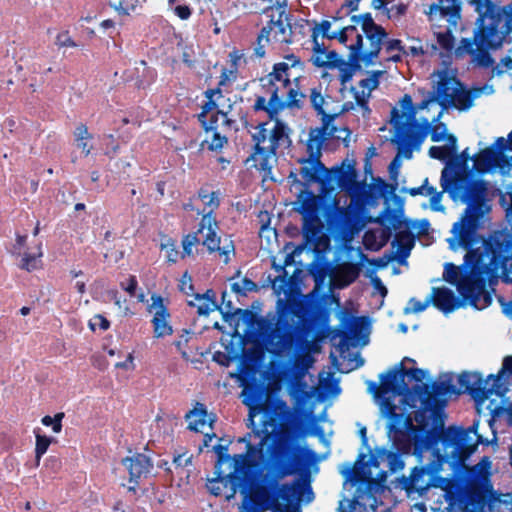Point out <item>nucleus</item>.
Returning <instances> with one entry per match:
<instances>
[{
	"mask_svg": "<svg viewBox=\"0 0 512 512\" xmlns=\"http://www.w3.org/2000/svg\"><path fill=\"white\" fill-rule=\"evenodd\" d=\"M458 393L449 381L415 384L407 398L410 400V408H415L417 402H420L414 415L417 425H414L410 414L398 413L394 404L387 403V415L397 449L408 451L411 445H415L419 452L431 444L441 443L446 448H452L456 461L468 459L478 445L483 443L482 436L477 433V423L468 428L453 425L444 427L443 409L447 400L442 396Z\"/></svg>",
	"mask_w": 512,
	"mask_h": 512,
	"instance_id": "1",
	"label": "nucleus"
},
{
	"mask_svg": "<svg viewBox=\"0 0 512 512\" xmlns=\"http://www.w3.org/2000/svg\"><path fill=\"white\" fill-rule=\"evenodd\" d=\"M314 452L281 435L271 451V464L243 487L242 512H301V501L310 503L314 493L309 463Z\"/></svg>",
	"mask_w": 512,
	"mask_h": 512,
	"instance_id": "2",
	"label": "nucleus"
},
{
	"mask_svg": "<svg viewBox=\"0 0 512 512\" xmlns=\"http://www.w3.org/2000/svg\"><path fill=\"white\" fill-rule=\"evenodd\" d=\"M388 436L392 443V449L400 453H412L417 458L418 464L414 466L409 476H402L403 489L408 493L423 495L430 488H441L445 492L448 509L451 512H481L487 503L488 486L473 467L465 484L452 479L442 477L439 472L445 463L456 468L467 459L456 461L452 455V448L443 446V453L437 449L438 444H431L427 448L416 451L415 445H411L408 451L398 450L394 445L391 424H388Z\"/></svg>",
	"mask_w": 512,
	"mask_h": 512,
	"instance_id": "3",
	"label": "nucleus"
},
{
	"mask_svg": "<svg viewBox=\"0 0 512 512\" xmlns=\"http://www.w3.org/2000/svg\"><path fill=\"white\" fill-rule=\"evenodd\" d=\"M479 244V247H475L477 244L463 247L467 250L462 265L464 271L453 263H446L443 278L456 286L464 301L481 310L492 303L488 282H497L500 277L503 282H512V232L493 231Z\"/></svg>",
	"mask_w": 512,
	"mask_h": 512,
	"instance_id": "4",
	"label": "nucleus"
},
{
	"mask_svg": "<svg viewBox=\"0 0 512 512\" xmlns=\"http://www.w3.org/2000/svg\"><path fill=\"white\" fill-rule=\"evenodd\" d=\"M441 186L453 199L460 197L467 206L460 217L454 223L451 230L453 237L449 239L450 247H469L471 244H479L484 239L478 233L480 219L488 211L486 206L487 186L484 180L469 181L467 176L455 173L448 177V171L443 169L441 174Z\"/></svg>",
	"mask_w": 512,
	"mask_h": 512,
	"instance_id": "5",
	"label": "nucleus"
},
{
	"mask_svg": "<svg viewBox=\"0 0 512 512\" xmlns=\"http://www.w3.org/2000/svg\"><path fill=\"white\" fill-rule=\"evenodd\" d=\"M277 320L275 323L259 317L249 309L237 308L238 321L248 328L257 326L267 351L275 357H284L294 353L301 344V331L298 326L302 320L298 307L290 302L278 300Z\"/></svg>",
	"mask_w": 512,
	"mask_h": 512,
	"instance_id": "6",
	"label": "nucleus"
},
{
	"mask_svg": "<svg viewBox=\"0 0 512 512\" xmlns=\"http://www.w3.org/2000/svg\"><path fill=\"white\" fill-rule=\"evenodd\" d=\"M198 198L203 202L204 209L202 218L195 232L183 236L181 244L183 248L182 257L193 255L192 248L202 244L209 254L218 252L224 264L230 262V255L235 254L234 242L225 238L221 246V237L218 235L219 223L216 219L215 211L220 205L218 192L210 191L209 187H201L198 190Z\"/></svg>",
	"mask_w": 512,
	"mask_h": 512,
	"instance_id": "7",
	"label": "nucleus"
},
{
	"mask_svg": "<svg viewBox=\"0 0 512 512\" xmlns=\"http://www.w3.org/2000/svg\"><path fill=\"white\" fill-rule=\"evenodd\" d=\"M295 204H299L296 210L303 217L302 231L306 245L316 246L321 239L324 227L322 217L331 231L342 230L349 221V212L339 207L336 199L331 204H325L320 196L309 189L299 192Z\"/></svg>",
	"mask_w": 512,
	"mask_h": 512,
	"instance_id": "8",
	"label": "nucleus"
},
{
	"mask_svg": "<svg viewBox=\"0 0 512 512\" xmlns=\"http://www.w3.org/2000/svg\"><path fill=\"white\" fill-rule=\"evenodd\" d=\"M268 121L260 122L252 134L253 152L247 161L252 160L253 166L263 173L264 179L272 178V169L277 162V151L286 142L290 143V128L284 121H276L272 129H267Z\"/></svg>",
	"mask_w": 512,
	"mask_h": 512,
	"instance_id": "9",
	"label": "nucleus"
},
{
	"mask_svg": "<svg viewBox=\"0 0 512 512\" xmlns=\"http://www.w3.org/2000/svg\"><path fill=\"white\" fill-rule=\"evenodd\" d=\"M400 453L394 449V451L387 450L384 447L376 448L374 453H371L369 458L366 460L367 455L365 453H359L353 466H348L342 471V475L346 481L351 482L353 485H366L370 490L373 486L383 484L387 478V472L381 470L374 478L371 467L379 468L381 463L384 461L388 462L389 470L396 472L404 468V461L401 458ZM409 455L410 453H405Z\"/></svg>",
	"mask_w": 512,
	"mask_h": 512,
	"instance_id": "10",
	"label": "nucleus"
},
{
	"mask_svg": "<svg viewBox=\"0 0 512 512\" xmlns=\"http://www.w3.org/2000/svg\"><path fill=\"white\" fill-rule=\"evenodd\" d=\"M464 4L474 8L478 13L476 25L487 26L489 24L505 22L512 17V8L498 6L491 0H439L429 6L431 18L439 16L445 18L451 26H456L461 19V9Z\"/></svg>",
	"mask_w": 512,
	"mask_h": 512,
	"instance_id": "11",
	"label": "nucleus"
},
{
	"mask_svg": "<svg viewBox=\"0 0 512 512\" xmlns=\"http://www.w3.org/2000/svg\"><path fill=\"white\" fill-rule=\"evenodd\" d=\"M327 123L319 128L311 129L307 141V158H301L298 163L301 164L299 174L303 183L298 179V174L291 171L288 179L292 184L303 185L308 189L309 184L317 183L323 190H327V167L321 162V149L323 143L327 140Z\"/></svg>",
	"mask_w": 512,
	"mask_h": 512,
	"instance_id": "12",
	"label": "nucleus"
},
{
	"mask_svg": "<svg viewBox=\"0 0 512 512\" xmlns=\"http://www.w3.org/2000/svg\"><path fill=\"white\" fill-rule=\"evenodd\" d=\"M295 87L288 86L286 98L280 94L281 87L268 91L264 94H255V100L251 109L254 113H266L268 120L282 121L279 114L285 109H302L306 94L299 90L300 78L296 77L293 80Z\"/></svg>",
	"mask_w": 512,
	"mask_h": 512,
	"instance_id": "13",
	"label": "nucleus"
},
{
	"mask_svg": "<svg viewBox=\"0 0 512 512\" xmlns=\"http://www.w3.org/2000/svg\"><path fill=\"white\" fill-rule=\"evenodd\" d=\"M404 361L415 363V360L405 357L398 365L380 375V385L370 382L369 390L374 393L375 397H382L388 393L402 396L403 404L410 408V400L407 397L409 392L414 390V386L410 388L404 379L407 376L416 382H421L425 377V372L420 368L408 369L404 367Z\"/></svg>",
	"mask_w": 512,
	"mask_h": 512,
	"instance_id": "14",
	"label": "nucleus"
},
{
	"mask_svg": "<svg viewBox=\"0 0 512 512\" xmlns=\"http://www.w3.org/2000/svg\"><path fill=\"white\" fill-rule=\"evenodd\" d=\"M481 88L466 89L455 76H449L446 72L440 75L437 85V101L442 107L433 122L440 120L443 111L452 106L460 111L468 110L473 106L474 100L480 96Z\"/></svg>",
	"mask_w": 512,
	"mask_h": 512,
	"instance_id": "15",
	"label": "nucleus"
},
{
	"mask_svg": "<svg viewBox=\"0 0 512 512\" xmlns=\"http://www.w3.org/2000/svg\"><path fill=\"white\" fill-rule=\"evenodd\" d=\"M511 31L512 17H508L505 22L478 26L477 48L472 54L476 65L482 68L492 67L494 59L489 51L499 49Z\"/></svg>",
	"mask_w": 512,
	"mask_h": 512,
	"instance_id": "16",
	"label": "nucleus"
},
{
	"mask_svg": "<svg viewBox=\"0 0 512 512\" xmlns=\"http://www.w3.org/2000/svg\"><path fill=\"white\" fill-rule=\"evenodd\" d=\"M390 122L395 129V138L392 141L397 144L398 156L401 155L410 159L413 148L420 147L428 135V124L413 123L412 128H408V122L403 121V114H400V111L395 107L391 110Z\"/></svg>",
	"mask_w": 512,
	"mask_h": 512,
	"instance_id": "17",
	"label": "nucleus"
},
{
	"mask_svg": "<svg viewBox=\"0 0 512 512\" xmlns=\"http://www.w3.org/2000/svg\"><path fill=\"white\" fill-rule=\"evenodd\" d=\"M385 217L380 216L378 222L385 227L382 231L384 241H387L392 234V230L399 229L403 224L405 230H399L395 234L392 246H397V251L400 258H406L409 256L412 248L415 244V235L410 231L411 228L415 227V222L411 220H402L394 210L389 207L385 208Z\"/></svg>",
	"mask_w": 512,
	"mask_h": 512,
	"instance_id": "18",
	"label": "nucleus"
},
{
	"mask_svg": "<svg viewBox=\"0 0 512 512\" xmlns=\"http://www.w3.org/2000/svg\"><path fill=\"white\" fill-rule=\"evenodd\" d=\"M287 7L288 1L276 0L274 5L263 10L264 14L273 9L279 11L277 19L271 16L270 20L263 26L265 30H269V36L273 43L289 45L293 42L292 14L287 11Z\"/></svg>",
	"mask_w": 512,
	"mask_h": 512,
	"instance_id": "19",
	"label": "nucleus"
},
{
	"mask_svg": "<svg viewBox=\"0 0 512 512\" xmlns=\"http://www.w3.org/2000/svg\"><path fill=\"white\" fill-rule=\"evenodd\" d=\"M148 311L153 313L151 324L153 327V335L155 338H164L173 334L171 325V314L165 299L159 294L151 295V304Z\"/></svg>",
	"mask_w": 512,
	"mask_h": 512,
	"instance_id": "20",
	"label": "nucleus"
},
{
	"mask_svg": "<svg viewBox=\"0 0 512 512\" xmlns=\"http://www.w3.org/2000/svg\"><path fill=\"white\" fill-rule=\"evenodd\" d=\"M507 149L506 140L503 137L497 138L494 144L480 150L473 156L475 171L479 174H485L492 168L498 167Z\"/></svg>",
	"mask_w": 512,
	"mask_h": 512,
	"instance_id": "21",
	"label": "nucleus"
},
{
	"mask_svg": "<svg viewBox=\"0 0 512 512\" xmlns=\"http://www.w3.org/2000/svg\"><path fill=\"white\" fill-rule=\"evenodd\" d=\"M121 462L127 469L129 474V483L132 484L128 486V491L135 493L140 484V480L142 478H146L150 474L153 468V463L148 456L142 453H136L131 457H125Z\"/></svg>",
	"mask_w": 512,
	"mask_h": 512,
	"instance_id": "22",
	"label": "nucleus"
},
{
	"mask_svg": "<svg viewBox=\"0 0 512 512\" xmlns=\"http://www.w3.org/2000/svg\"><path fill=\"white\" fill-rule=\"evenodd\" d=\"M327 189H333L334 185L342 190L351 189L357 183V171L355 161H343L330 169L327 168Z\"/></svg>",
	"mask_w": 512,
	"mask_h": 512,
	"instance_id": "23",
	"label": "nucleus"
},
{
	"mask_svg": "<svg viewBox=\"0 0 512 512\" xmlns=\"http://www.w3.org/2000/svg\"><path fill=\"white\" fill-rule=\"evenodd\" d=\"M243 404H245L250 411V415L266 411V387L265 385L251 379L243 384Z\"/></svg>",
	"mask_w": 512,
	"mask_h": 512,
	"instance_id": "24",
	"label": "nucleus"
},
{
	"mask_svg": "<svg viewBox=\"0 0 512 512\" xmlns=\"http://www.w3.org/2000/svg\"><path fill=\"white\" fill-rule=\"evenodd\" d=\"M458 384L476 400H485L491 396L496 388L495 384L491 388H486L483 376L479 372H462L458 376Z\"/></svg>",
	"mask_w": 512,
	"mask_h": 512,
	"instance_id": "25",
	"label": "nucleus"
},
{
	"mask_svg": "<svg viewBox=\"0 0 512 512\" xmlns=\"http://www.w3.org/2000/svg\"><path fill=\"white\" fill-rule=\"evenodd\" d=\"M289 66L283 62L275 63L272 71L264 77L259 79L260 81V94L267 93L273 89L283 87L287 88L291 85Z\"/></svg>",
	"mask_w": 512,
	"mask_h": 512,
	"instance_id": "26",
	"label": "nucleus"
},
{
	"mask_svg": "<svg viewBox=\"0 0 512 512\" xmlns=\"http://www.w3.org/2000/svg\"><path fill=\"white\" fill-rule=\"evenodd\" d=\"M382 74L383 71L381 70L372 71L370 72L369 77L359 81V87L362 88V91H357L355 88L351 89L355 102L361 109H363L364 115L366 113L370 114L371 112V109L368 106V99L371 92L379 86V78Z\"/></svg>",
	"mask_w": 512,
	"mask_h": 512,
	"instance_id": "27",
	"label": "nucleus"
},
{
	"mask_svg": "<svg viewBox=\"0 0 512 512\" xmlns=\"http://www.w3.org/2000/svg\"><path fill=\"white\" fill-rule=\"evenodd\" d=\"M246 457L245 454H239L234 455L233 459L235 461V469L234 471L224 474L223 471L216 467L214 474L215 477L209 480V483L207 485L208 490L210 493L214 496H220L223 493V488H225L228 483L234 482L236 480H240V477L237 475V470L239 464L243 461V459Z\"/></svg>",
	"mask_w": 512,
	"mask_h": 512,
	"instance_id": "28",
	"label": "nucleus"
},
{
	"mask_svg": "<svg viewBox=\"0 0 512 512\" xmlns=\"http://www.w3.org/2000/svg\"><path fill=\"white\" fill-rule=\"evenodd\" d=\"M432 292L430 296L431 303L445 314L453 312L462 305L453 291L446 287H435Z\"/></svg>",
	"mask_w": 512,
	"mask_h": 512,
	"instance_id": "29",
	"label": "nucleus"
},
{
	"mask_svg": "<svg viewBox=\"0 0 512 512\" xmlns=\"http://www.w3.org/2000/svg\"><path fill=\"white\" fill-rule=\"evenodd\" d=\"M185 420L188 422L187 428L194 432H203L206 424L212 427L216 417H209L207 408L203 403L196 402L193 409L185 414Z\"/></svg>",
	"mask_w": 512,
	"mask_h": 512,
	"instance_id": "30",
	"label": "nucleus"
},
{
	"mask_svg": "<svg viewBox=\"0 0 512 512\" xmlns=\"http://www.w3.org/2000/svg\"><path fill=\"white\" fill-rule=\"evenodd\" d=\"M348 48L349 55L348 60L345 61V65H347L354 73L361 70V62H363L365 66L373 64L374 60H367L366 53L362 51L363 36L361 34L357 33L355 43L351 44Z\"/></svg>",
	"mask_w": 512,
	"mask_h": 512,
	"instance_id": "31",
	"label": "nucleus"
},
{
	"mask_svg": "<svg viewBox=\"0 0 512 512\" xmlns=\"http://www.w3.org/2000/svg\"><path fill=\"white\" fill-rule=\"evenodd\" d=\"M365 37L369 41V50L366 51V59H375L379 56V53L382 49V45L384 40L387 37V32L385 28L378 27V29L364 32Z\"/></svg>",
	"mask_w": 512,
	"mask_h": 512,
	"instance_id": "32",
	"label": "nucleus"
},
{
	"mask_svg": "<svg viewBox=\"0 0 512 512\" xmlns=\"http://www.w3.org/2000/svg\"><path fill=\"white\" fill-rule=\"evenodd\" d=\"M370 324L369 318L366 316L347 318L342 317L340 327L337 329V334L344 339H348L351 333L357 332Z\"/></svg>",
	"mask_w": 512,
	"mask_h": 512,
	"instance_id": "33",
	"label": "nucleus"
},
{
	"mask_svg": "<svg viewBox=\"0 0 512 512\" xmlns=\"http://www.w3.org/2000/svg\"><path fill=\"white\" fill-rule=\"evenodd\" d=\"M331 22L328 20H322L319 24L315 25L312 28L311 32V41H312V51L315 54H325L326 47L323 43L319 42V35H322L323 38H327L331 40Z\"/></svg>",
	"mask_w": 512,
	"mask_h": 512,
	"instance_id": "34",
	"label": "nucleus"
},
{
	"mask_svg": "<svg viewBox=\"0 0 512 512\" xmlns=\"http://www.w3.org/2000/svg\"><path fill=\"white\" fill-rule=\"evenodd\" d=\"M324 96L322 95V87L319 85L318 87H313L310 90V103L313 109L317 112V114L322 116L323 123L322 125L329 126V122H332L337 114H328L325 112L323 108L324 104Z\"/></svg>",
	"mask_w": 512,
	"mask_h": 512,
	"instance_id": "35",
	"label": "nucleus"
},
{
	"mask_svg": "<svg viewBox=\"0 0 512 512\" xmlns=\"http://www.w3.org/2000/svg\"><path fill=\"white\" fill-rule=\"evenodd\" d=\"M293 261V257L290 254L285 255V260L283 264H276L275 260L272 262L273 268L279 272L280 274L272 280V288L277 291H283L288 283H289V277L288 273L285 270V267L290 265Z\"/></svg>",
	"mask_w": 512,
	"mask_h": 512,
	"instance_id": "36",
	"label": "nucleus"
},
{
	"mask_svg": "<svg viewBox=\"0 0 512 512\" xmlns=\"http://www.w3.org/2000/svg\"><path fill=\"white\" fill-rule=\"evenodd\" d=\"M74 138L77 148L81 149L84 156L87 157L93 149V146L88 144V141L93 139V135L88 132L85 124L80 123L77 125L74 131Z\"/></svg>",
	"mask_w": 512,
	"mask_h": 512,
	"instance_id": "37",
	"label": "nucleus"
},
{
	"mask_svg": "<svg viewBox=\"0 0 512 512\" xmlns=\"http://www.w3.org/2000/svg\"><path fill=\"white\" fill-rule=\"evenodd\" d=\"M37 253H24L21 264L19 265L21 269L26 270L28 272L37 270L42 267L41 257L43 256L42 252V243H38L37 245Z\"/></svg>",
	"mask_w": 512,
	"mask_h": 512,
	"instance_id": "38",
	"label": "nucleus"
},
{
	"mask_svg": "<svg viewBox=\"0 0 512 512\" xmlns=\"http://www.w3.org/2000/svg\"><path fill=\"white\" fill-rule=\"evenodd\" d=\"M40 429H35V460L38 466L42 456L47 452L50 444L54 441V438L39 433Z\"/></svg>",
	"mask_w": 512,
	"mask_h": 512,
	"instance_id": "39",
	"label": "nucleus"
},
{
	"mask_svg": "<svg viewBox=\"0 0 512 512\" xmlns=\"http://www.w3.org/2000/svg\"><path fill=\"white\" fill-rule=\"evenodd\" d=\"M270 43H272V40L269 36V30H265L264 27H262L254 44L253 56L258 59L265 57L266 47Z\"/></svg>",
	"mask_w": 512,
	"mask_h": 512,
	"instance_id": "40",
	"label": "nucleus"
},
{
	"mask_svg": "<svg viewBox=\"0 0 512 512\" xmlns=\"http://www.w3.org/2000/svg\"><path fill=\"white\" fill-rule=\"evenodd\" d=\"M228 294L224 291L221 295V304L218 305L217 310L221 313L222 318L225 322L232 321L237 315V308L234 307L231 300H227Z\"/></svg>",
	"mask_w": 512,
	"mask_h": 512,
	"instance_id": "41",
	"label": "nucleus"
},
{
	"mask_svg": "<svg viewBox=\"0 0 512 512\" xmlns=\"http://www.w3.org/2000/svg\"><path fill=\"white\" fill-rule=\"evenodd\" d=\"M425 124H428V126H429L428 133H430L431 140L433 142H440V141L444 140V137L447 133V128L444 123L439 122V120L435 121V122L432 121V123H431L427 119H423V121L420 125H425Z\"/></svg>",
	"mask_w": 512,
	"mask_h": 512,
	"instance_id": "42",
	"label": "nucleus"
},
{
	"mask_svg": "<svg viewBox=\"0 0 512 512\" xmlns=\"http://www.w3.org/2000/svg\"><path fill=\"white\" fill-rule=\"evenodd\" d=\"M400 105L403 110L400 114H403V118L406 117L405 121L408 122V128H412V124L417 122L414 119L415 109L413 107L411 96L409 94H405L400 101Z\"/></svg>",
	"mask_w": 512,
	"mask_h": 512,
	"instance_id": "43",
	"label": "nucleus"
},
{
	"mask_svg": "<svg viewBox=\"0 0 512 512\" xmlns=\"http://www.w3.org/2000/svg\"><path fill=\"white\" fill-rule=\"evenodd\" d=\"M360 265L358 263H345L340 268V273L347 285L353 283L360 274Z\"/></svg>",
	"mask_w": 512,
	"mask_h": 512,
	"instance_id": "44",
	"label": "nucleus"
},
{
	"mask_svg": "<svg viewBox=\"0 0 512 512\" xmlns=\"http://www.w3.org/2000/svg\"><path fill=\"white\" fill-rule=\"evenodd\" d=\"M231 290L238 295L245 296L247 294V292L258 291V286L253 280H251L247 277H244L242 279L241 283H238V282L233 283L231 285Z\"/></svg>",
	"mask_w": 512,
	"mask_h": 512,
	"instance_id": "45",
	"label": "nucleus"
},
{
	"mask_svg": "<svg viewBox=\"0 0 512 512\" xmlns=\"http://www.w3.org/2000/svg\"><path fill=\"white\" fill-rule=\"evenodd\" d=\"M327 140L329 138H335L337 140H342L344 145L347 147L349 145V139L351 135V131L347 127L338 128L334 125L329 124V128L327 129Z\"/></svg>",
	"mask_w": 512,
	"mask_h": 512,
	"instance_id": "46",
	"label": "nucleus"
},
{
	"mask_svg": "<svg viewBox=\"0 0 512 512\" xmlns=\"http://www.w3.org/2000/svg\"><path fill=\"white\" fill-rule=\"evenodd\" d=\"M220 115L224 117V123L226 125L231 126V124L234 122L233 120L227 118V113L217 109L214 113L210 115L208 122L203 129L206 133L218 130V121Z\"/></svg>",
	"mask_w": 512,
	"mask_h": 512,
	"instance_id": "47",
	"label": "nucleus"
},
{
	"mask_svg": "<svg viewBox=\"0 0 512 512\" xmlns=\"http://www.w3.org/2000/svg\"><path fill=\"white\" fill-rule=\"evenodd\" d=\"M351 21L355 23L361 22V28L363 33L378 29V27H382L381 25L375 23L371 13L369 12L364 13L362 15H353L351 17Z\"/></svg>",
	"mask_w": 512,
	"mask_h": 512,
	"instance_id": "48",
	"label": "nucleus"
},
{
	"mask_svg": "<svg viewBox=\"0 0 512 512\" xmlns=\"http://www.w3.org/2000/svg\"><path fill=\"white\" fill-rule=\"evenodd\" d=\"M437 43L439 46L447 52H450L455 45V38L450 29L444 32L437 33Z\"/></svg>",
	"mask_w": 512,
	"mask_h": 512,
	"instance_id": "49",
	"label": "nucleus"
},
{
	"mask_svg": "<svg viewBox=\"0 0 512 512\" xmlns=\"http://www.w3.org/2000/svg\"><path fill=\"white\" fill-rule=\"evenodd\" d=\"M64 416L63 412L56 413L53 417L46 415L41 419V423L44 426H51L54 433H60L63 427L62 420Z\"/></svg>",
	"mask_w": 512,
	"mask_h": 512,
	"instance_id": "50",
	"label": "nucleus"
},
{
	"mask_svg": "<svg viewBox=\"0 0 512 512\" xmlns=\"http://www.w3.org/2000/svg\"><path fill=\"white\" fill-rule=\"evenodd\" d=\"M162 249H166L167 252V261L169 263H176L178 261V258L184 259L185 257H182L183 251L180 253L176 241L173 239H169L165 244H162Z\"/></svg>",
	"mask_w": 512,
	"mask_h": 512,
	"instance_id": "51",
	"label": "nucleus"
},
{
	"mask_svg": "<svg viewBox=\"0 0 512 512\" xmlns=\"http://www.w3.org/2000/svg\"><path fill=\"white\" fill-rule=\"evenodd\" d=\"M428 154L431 158L437 159L440 161L451 160L452 153L448 150V148L443 146H431L428 150Z\"/></svg>",
	"mask_w": 512,
	"mask_h": 512,
	"instance_id": "52",
	"label": "nucleus"
},
{
	"mask_svg": "<svg viewBox=\"0 0 512 512\" xmlns=\"http://www.w3.org/2000/svg\"><path fill=\"white\" fill-rule=\"evenodd\" d=\"M478 25H476V29L474 31L473 38H462L460 41V46L458 47V51L463 50L464 52L472 55L475 53L476 49L474 46L477 47V39H478Z\"/></svg>",
	"mask_w": 512,
	"mask_h": 512,
	"instance_id": "53",
	"label": "nucleus"
},
{
	"mask_svg": "<svg viewBox=\"0 0 512 512\" xmlns=\"http://www.w3.org/2000/svg\"><path fill=\"white\" fill-rule=\"evenodd\" d=\"M214 451L217 454V461L215 464V468L219 467L221 469V465L231 461V457L228 454V444H217L214 446Z\"/></svg>",
	"mask_w": 512,
	"mask_h": 512,
	"instance_id": "54",
	"label": "nucleus"
},
{
	"mask_svg": "<svg viewBox=\"0 0 512 512\" xmlns=\"http://www.w3.org/2000/svg\"><path fill=\"white\" fill-rule=\"evenodd\" d=\"M470 160H473V156L470 155L469 148H466L460 154L456 153L455 156H452L449 163H453L459 168L466 169Z\"/></svg>",
	"mask_w": 512,
	"mask_h": 512,
	"instance_id": "55",
	"label": "nucleus"
},
{
	"mask_svg": "<svg viewBox=\"0 0 512 512\" xmlns=\"http://www.w3.org/2000/svg\"><path fill=\"white\" fill-rule=\"evenodd\" d=\"M212 141L208 145V149L210 151H220L225 144L228 143V138L224 135H221L218 130L213 131Z\"/></svg>",
	"mask_w": 512,
	"mask_h": 512,
	"instance_id": "56",
	"label": "nucleus"
},
{
	"mask_svg": "<svg viewBox=\"0 0 512 512\" xmlns=\"http://www.w3.org/2000/svg\"><path fill=\"white\" fill-rule=\"evenodd\" d=\"M326 57H325V64L327 65V68L333 69L338 67L339 65L344 64V59H342L339 54L335 51H327L326 50Z\"/></svg>",
	"mask_w": 512,
	"mask_h": 512,
	"instance_id": "57",
	"label": "nucleus"
},
{
	"mask_svg": "<svg viewBox=\"0 0 512 512\" xmlns=\"http://www.w3.org/2000/svg\"><path fill=\"white\" fill-rule=\"evenodd\" d=\"M96 326L101 330L106 331L110 328V321L101 314H96L93 317V321H90L89 327L92 331H95Z\"/></svg>",
	"mask_w": 512,
	"mask_h": 512,
	"instance_id": "58",
	"label": "nucleus"
},
{
	"mask_svg": "<svg viewBox=\"0 0 512 512\" xmlns=\"http://www.w3.org/2000/svg\"><path fill=\"white\" fill-rule=\"evenodd\" d=\"M56 45L59 47H77L75 41L71 38L68 31H62L56 36Z\"/></svg>",
	"mask_w": 512,
	"mask_h": 512,
	"instance_id": "59",
	"label": "nucleus"
},
{
	"mask_svg": "<svg viewBox=\"0 0 512 512\" xmlns=\"http://www.w3.org/2000/svg\"><path fill=\"white\" fill-rule=\"evenodd\" d=\"M201 303L199 304L197 308V312L199 315L207 316L210 312L217 310L218 304L214 303L211 299L209 300H200Z\"/></svg>",
	"mask_w": 512,
	"mask_h": 512,
	"instance_id": "60",
	"label": "nucleus"
},
{
	"mask_svg": "<svg viewBox=\"0 0 512 512\" xmlns=\"http://www.w3.org/2000/svg\"><path fill=\"white\" fill-rule=\"evenodd\" d=\"M190 332L186 329L183 330V333L179 336V338L174 342L175 347L180 351L183 356H186V347L189 342Z\"/></svg>",
	"mask_w": 512,
	"mask_h": 512,
	"instance_id": "61",
	"label": "nucleus"
},
{
	"mask_svg": "<svg viewBox=\"0 0 512 512\" xmlns=\"http://www.w3.org/2000/svg\"><path fill=\"white\" fill-rule=\"evenodd\" d=\"M337 68L339 69L340 83L345 85L352 79L354 72L347 65H345V63L343 65H339Z\"/></svg>",
	"mask_w": 512,
	"mask_h": 512,
	"instance_id": "62",
	"label": "nucleus"
},
{
	"mask_svg": "<svg viewBox=\"0 0 512 512\" xmlns=\"http://www.w3.org/2000/svg\"><path fill=\"white\" fill-rule=\"evenodd\" d=\"M285 60L283 63L287 64L289 68H299V70L303 71L305 68L304 62L301 61L300 57L295 54H288L285 56Z\"/></svg>",
	"mask_w": 512,
	"mask_h": 512,
	"instance_id": "63",
	"label": "nucleus"
},
{
	"mask_svg": "<svg viewBox=\"0 0 512 512\" xmlns=\"http://www.w3.org/2000/svg\"><path fill=\"white\" fill-rule=\"evenodd\" d=\"M173 12L181 20H187L192 15V9L190 8L189 5H177L173 8Z\"/></svg>",
	"mask_w": 512,
	"mask_h": 512,
	"instance_id": "64",
	"label": "nucleus"
}]
</instances>
